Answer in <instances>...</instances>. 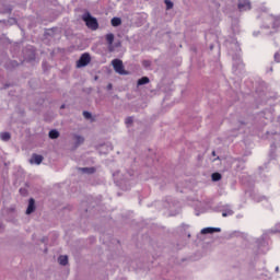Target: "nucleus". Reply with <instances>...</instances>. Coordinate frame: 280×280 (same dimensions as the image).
<instances>
[{"label": "nucleus", "mask_w": 280, "mask_h": 280, "mask_svg": "<svg viewBox=\"0 0 280 280\" xmlns=\"http://www.w3.org/2000/svg\"><path fill=\"white\" fill-rule=\"evenodd\" d=\"M34 211H36V201L34 200V198H31L28 200V207L26 209V215H30V214L34 213Z\"/></svg>", "instance_id": "obj_5"}, {"label": "nucleus", "mask_w": 280, "mask_h": 280, "mask_svg": "<svg viewBox=\"0 0 280 280\" xmlns=\"http://www.w3.org/2000/svg\"><path fill=\"white\" fill-rule=\"evenodd\" d=\"M74 141L77 145H80L81 143H84V138L82 136H74Z\"/></svg>", "instance_id": "obj_16"}, {"label": "nucleus", "mask_w": 280, "mask_h": 280, "mask_svg": "<svg viewBox=\"0 0 280 280\" xmlns=\"http://www.w3.org/2000/svg\"><path fill=\"white\" fill-rule=\"evenodd\" d=\"M58 262L60 266H67L69 264V257L68 256H59Z\"/></svg>", "instance_id": "obj_9"}, {"label": "nucleus", "mask_w": 280, "mask_h": 280, "mask_svg": "<svg viewBox=\"0 0 280 280\" xmlns=\"http://www.w3.org/2000/svg\"><path fill=\"white\" fill-rule=\"evenodd\" d=\"M212 155L215 156V151L212 152Z\"/></svg>", "instance_id": "obj_23"}, {"label": "nucleus", "mask_w": 280, "mask_h": 280, "mask_svg": "<svg viewBox=\"0 0 280 280\" xmlns=\"http://www.w3.org/2000/svg\"><path fill=\"white\" fill-rule=\"evenodd\" d=\"M48 136L49 139H58L60 137V132H58L56 129H52L49 131Z\"/></svg>", "instance_id": "obj_10"}, {"label": "nucleus", "mask_w": 280, "mask_h": 280, "mask_svg": "<svg viewBox=\"0 0 280 280\" xmlns=\"http://www.w3.org/2000/svg\"><path fill=\"white\" fill-rule=\"evenodd\" d=\"M238 10L241 12H246V10H250V1L243 0L238 2Z\"/></svg>", "instance_id": "obj_6"}, {"label": "nucleus", "mask_w": 280, "mask_h": 280, "mask_svg": "<svg viewBox=\"0 0 280 280\" xmlns=\"http://www.w3.org/2000/svg\"><path fill=\"white\" fill-rule=\"evenodd\" d=\"M83 117H84L85 119H91V113H89V112H83Z\"/></svg>", "instance_id": "obj_20"}, {"label": "nucleus", "mask_w": 280, "mask_h": 280, "mask_svg": "<svg viewBox=\"0 0 280 280\" xmlns=\"http://www.w3.org/2000/svg\"><path fill=\"white\" fill-rule=\"evenodd\" d=\"M166 10H172L174 8V3L170 0H165Z\"/></svg>", "instance_id": "obj_17"}, {"label": "nucleus", "mask_w": 280, "mask_h": 280, "mask_svg": "<svg viewBox=\"0 0 280 280\" xmlns=\"http://www.w3.org/2000/svg\"><path fill=\"white\" fill-rule=\"evenodd\" d=\"M105 40L108 45L109 51H113V43H115V34L108 33L107 35H105Z\"/></svg>", "instance_id": "obj_4"}, {"label": "nucleus", "mask_w": 280, "mask_h": 280, "mask_svg": "<svg viewBox=\"0 0 280 280\" xmlns=\"http://www.w3.org/2000/svg\"><path fill=\"white\" fill-rule=\"evenodd\" d=\"M132 117H128V118H126V120H125V124L127 125V126H130V124H132Z\"/></svg>", "instance_id": "obj_19"}, {"label": "nucleus", "mask_w": 280, "mask_h": 280, "mask_svg": "<svg viewBox=\"0 0 280 280\" xmlns=\"http://www.w3.org/2000/svg\"><path fill=\"white\" fill-rule=\"evenodd\" d=\"M211 178H212V180H213L214 183H218V180H222V174H220V173H213V174L211 175Z\"/></svg>", "instance_id": "obj_14"}, {"label": "nucleus", "mask_w": 280, "mask_h": 280, "mask_svg": "<svg viewBox=\"0 0 280 280\" xmlns=\"http://www.w3.org/2000/svg\"><path fill=\"white\" fill-rule=\"evenodd\" d=\"M30 163H35L36 165H40L43 163V155L33 154Z\"/></svg>", "instance_id": "obj_7"}, {"label": "nucleus", "mask_w": 280, "mask_h": 280, "mask_svg": "<svg viewBox=\"0 0 280 280\" xmlns=\"http://www.w3.org/2000/svg\"><path fill=\"white\" fill-rule=\"evenodd\" d=\"M81 171L85 172V174H95V167H83Z\"/></svg>", "instance_id": "obj_15"}, {"label": "nucleus", "mask_w": 280, "mask_h": 280, "mask_svg": "<svg viewBox=\"0 0 280 280\" xmlns=\"http://www.w3.org/2000/svg\"><path fill=\"white\" fill-rule=\"evenodd\" d=\"M209 233H220V229L218 228H206L201 230L202 235H208Z\"/></svg>", "instance_id": "obj_8"}, {"label": "nucleus", "mask_w": 280, "mask_h": 280, "mask_svg": "<svg viewBox=\"0 0 280 280\" xmlns=\"http://www.w3.org/2000/svg\"><path fill=\"white\" fill-rule=\"evenodd\" d=\"M150 79L148 77H142L141 79L138 80V86H143V84H149Z\"/></svg>", "instance_id": "obj_11"}, {"label": "nucleus", "mask_w": 280, "mask_h": 280, "mask_svg": "<svg viewBox=\"0 0 280 280\" xmlns=\"http://www.w3.org/2000/svg\"><path fill=\"white\" fill-rule=\"evenodd\" d=\"M61 108H65V105H62Z\"/></svg>", "instance_id": "obj_24"}, {"label": "nucleus", "mask_w": 280, "mask_h": 280, "mask_svg": "<svg viewBox=\"0 0 280 280\" xmlns=\"http://www.w3.org/2000/svg\"><path fill=\"white\" fill-rule=\"evenodd\" d=\"M91 63V55L89 52H84L81 55L80 59L77 61L78 69L82 67H86Z\"/></svg>", "instance_id": "obj_3"}, {"label": "nucleus", "mask_w": 280, "mask_h": 280, "mask_svg": "<svg viewBox=\"0 0 280 280\" xmlns=\"http://www.w3.org/2000/svg\"><path fill=\"white\" fill-rule=\"evenodd\" d=\"M0 139L2 141H10V139H11L10 132H2V133H0Z\"/></svg>", "instance_id": "obj_13"}, {"label": "nucleus", "mask_w": 280, "mask_h": 280, "mask_svg": "<svg viewBox=\"0 0 280 280\" xmlns=\"http://www.w3.org/2000/svg\"><path fill=\"white\" fill-rule=\"evenodd\" d=\"M223 218H226L228 215H233V210H229L228 212H222Z\"/></svg>", "instance_id": "obj_18"}, {"label": "nucleus", "mask_w": 280, "mask_h": 280, "mask_svg": "<svg viewBox=\"0 0 280 280\" xmlns=\"http://www.w3.org/2000/svg\"><path fill=\"white\" fill-rule=\"evenodd\" d=\"M276 23H280V19H277V20H276Z\"/></svg>", "instance_id": "obj_22"}, {"label": "nucleus", "mask_w": 280, "mask_h": 280, "mask_svg": "<svg viewBox=\"0 0 280 280\" xmlns=\"http://www.w3.org/2000/svg\"><path fill=\"white\" fill-rule=\"evenodd\" d=\"M112 66L119 75H128V71L124 68V61H121V59H114Z\"/></svg>", "instance_id": "obj_2"}, {"label": "nucleus", "mask_w": 280, "mask_h": 280, "mask_svg": "<svg viewBox=\"0 0 280 280\" xmlns=\"http://www.w3.org/2000/svg\"><path fill=\"white\" fill-rule=\"evenodd\" d=\"M86 27H89V30H92V32H95L97 30H100V23L97 22V19L93 18L91 15V13H85L82 16Z\"/></svg>", "instance_id": "obj_1"}, {"label": "nucleus", "mask_w": 280, "mask_h": 280, "mask_svg": "<svg viewBox=\"0 0 280 280\" xmlns=\"http://www.w3.org/2000/svg\"><path fill=\"white\" fill-rule=\"evenodd\" d=\"M110 23H112L113 27H119V25L121 24V19L113 18Z\"/></svg>", "instance_id": "obj_12"}, {"label": "nucleus", "mask_w": 280, "mask_h": 280, "mask_svg": "<svg viewBox=\"0 0 280 280\" xmlns=\"http://www.w3.org/2000/svg\"><path fill=\"white\" fill-rule=\"evenodd\" d=\"M107 89H108V90L113 89V84L109 83V84L107 85Z\"/></svg>", "instance_id": "obj_21"}]
</instances>
